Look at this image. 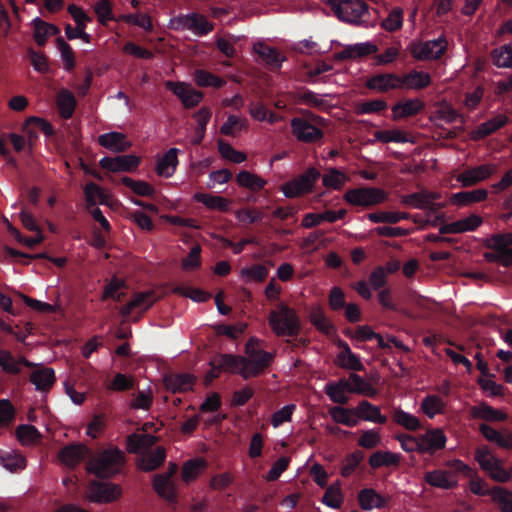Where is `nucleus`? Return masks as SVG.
Here are the masks:
<instances>
[{"mask_svg":"<svg viewBox=\"0 0 512 512\" xmlns=\"http://www.w3.org/2000/svg\"><path fill=\"white\" fill-rule=\"evenodd\" d=\"M127 469V455L117 445L108 444L96 449L91 448L90 457L86 462V472L97 480L125 477Z\"/></svg>","mask_w":512,"mask_h":512,"instance_id":"nucleus-1","label":"nucleus"},{"mask_svg":"<svg viewBox=\"0 0 512 512\" xmlns=\"http://www.w3.org/2000/svg\"><path fill=\"white\" fill-rule=\"evenodd\" d=\"M257 341L251 338L245 347L248 358L233 354H222L218 360L220 369L239 373L243 379L257 377L268 368L274 360V354L261 349H255Z\"/></svg>","mask_w":512,"mask_h":512,"instance_id":"nucleus-2","label":"nucleus"},{"mask_svg":"<svg viewBox=\"0 0 512 512\" xmlns=\"http://www.w3.org/2000/svg\"><path fill=\"white\" fill-rule=\"evenodd\" d=\"M268 321L272 331L279 337H296L301 331V322L296 311L283 303L276 310L270 311Z\"/></svg>","mask_w":512,"mask_h":512,"instance_id":"nucleus-3","label":"nucleus"},{"mask_svg":"<svg viewBox=\"0 0 512 512\" xmlns=\"http://www.w3.org/2000/svg\"><path fill=\"white\" fill-rule=\"evenodd\" d=\"M333 11L339 20L360 25L369 14V6L362 0H331Z\"/></svg>","mask_w":512,"mask_h":512,"instance_id":"nucleus-4","label":"nucleus"},{"mask_svg":"<svg viewBox=\"0 0 512 512\" xmlns=\"http://www.w3.org/2000/svg\"><path fill=\"white\" fill-rule=\"evenodd\" d=\"M320 177L321 173L318 169L309 167L294 179L284 183L281 186V191L285 197L290 199L312 193L315 183Z\"/></svg>","mask_w":512,"mask_h":512,"instance_id":"nucleus-5","label":"nucleus"},{"mask_svg":"<svg viewBox=\"0 0 512 512\" xmlns=\"http://www.w3.org/2000/svg\"><path fill=\"white\" fill-rule=\"evenodd\" d=\"M170 27L176 31L189 30L197 36H205L213 31L214 24L203 14L192 12L173 17L170 20Z\"/></svg>","mask_w":512,"mask_h":512,"instance_id":"nucleus-6","label":"nucleus"},{"mask_svg":"<svg viewBox=\"0 0 512 512\" xmlns=\"http://www.w3.org/2000/svg\"><path fill=\"white\" fill-rule=\"evenodd\" d=\"M343 199L350 205L369 208L385 202L387 193L377 187H360L347 190Z\"/></svg>","mask_w":512,"mask_h":512,"instance_id":"nucleus-7","label":"nucleus"},{"mask_svg":"<svg viewBox=\"0 0 512 512\" xmlns=\"http://www.w3.org/2000/svg\"><path fill=\"white\" fill-rule=\"evenodd\" d=\"M91 448L84 443L72 442L62 447L58 452L59 462L71 469L76 468L80 463L86 467L87 459L90 457Z\"/></svg>","mask_w":512,"mask_h":512,"instance_id":"nucleus-8","label":"nucleus"},{"mask_svg":"<svg viewBox=\"0 0 512 512\" xmlns=\"http://www.w3.org/2000/svg\"><path fill=\"white\" fill-rule=\"evenodd\" d=\"M446 39H438L426 42H413L410 45V53L417 60L439 59L446 52Z\"/></svg>","mask_w":512,"mask_h":512,"instance_id":"nucleus-9","label":"nucleus"},{"mask_svg":"<svg viewBox=\"0 0 512 512\" xmlns=\"http://www.w3.org/2000/svg\"><path fill=\"white\" fill-rule=\"evenodd\" d=\"M165 87L175 94L187 109L196 107L204 97L201 91L194 89L185 82L167 81Z\"/></svg>","mask_w":512,"mask_h":512,"instance_id":"nucleus-10","label":"nucleus"},{"mask_svg":"<svg viewBox=\"0 0 512 512\" xmlns=\"http://www.w3.org/2000/svg\"><path fill=\"white\" fill-rule=\"evenodd\" d=\"M475 460L486 471L491 480H510L506 476L502 463L488 449L478 448L475 452Z\"/></svg>","mask_w":512,"mask_h":512,"instance_id":"nucleus-11","label":"nucleus"},{"mask_svg":"<svg viewBox=\"0 0 512 512\" xmlns=\"http://www.w3.org/2000/svg\"><path fill=\"white\" fill-rule=\"evenodd\" d=\"M87 498L92 502H112L120 495V488L114 482H89Z\"/></svg>","mask_w":512,"mask_h":512,"instance_id":"nucleus-12","label":"nucleus"},{"mask_svg":"<svg viewBox=\"0 0 512 512\" xmlns=\"http://www.w3.org/2000/svg\"><path fill=\"white\" fill-rule=\"evenodd\" d=\"M290 126L293 135L300 142L315 143L324 137V133L320 128L300 117L292 118Z\"/></svg>","mask_w":512,"mask_h":512,"instance_id":"nucleus-13","label":"nucleus"},{"mask_svg":"<svg viewBox=\"0 0 512 512\" xmlns=\"http://www.w3.org/2000/svg\"><path fill=\"white\" fill-rule=\"evenodd\" d=\"M497 171L495 164H482L476 167L468 168L458 174L456 180L463 187H471L490 178Z\"/></svg>","mask_w":512,"mask_h":512,"instance_id":"nucleus-14","label":"nucleus"},{"mask_svg":"<svg viewBox=\"0 0 512 512\" xmlns=\"http://www.w3.org/2000/svg\"><path fill=\"white\" fill-rule=\"evenodd\" d=\"M366 88L377 93H387L400 89V75L393 72L377 73L365 82Z\"/></svg>","mask_w":512,"mask_h":512,"instance_id":"nucleus-15","label":"nucleus"},{"mask_svg":"<svg viewBox=\"0 0 512 512\" xmlns=\"http://www.w3.org/2000/svg\"><path fill=\"white\" fill-rule=\"evenodd\" d=\"M141 159L135 155H121L116 157H103L99 161L101 168L110 172H133L140 165Z\"/></svg>","mask_w":512,"mask_h":512,"instance_id":"nucleus-16","label":"nucleus"},{"mask_svg":"<svg viewBox=\"0 0 512 512\" xmlns=\"http://www.w3.org/2000/svg\"><path fill=\"white\" fill-rule=\"evenodd\" d=\"M22 366L32 368L35 364L24 356L16 358L10 350L0 349V367L4 373L18 375L21 373Z\"/></svg>","mask_w":512,"mask_h":512,"instance_id":"nucleus-17","label":"nucleus"},{"mask_svg":"<svg viewBox=\"0 0 512 512\" xmlns=\"http://www.w3.org/2000/svg\"><path fill=\"white\" fill-rule=\"evenodd\" d=\"M420 452L433 454L445 447L447 438L441 429H430L419 436Z\"/></svg>","mask_w":512,"mask_h":512,"instance_id":"nucleus-18","label":"nucleus"},{"mask_svg":"<svg viewBox=\"0 0 512 512\" xmlns=\"http://www.w3.org/2000/svg\"><path fill=\"white\" fill-rule=\"evenodd\" d=\"M378 51V46L372 42L356 43L347 45L342 51L335 54V59L344 61L348 59L362 58Z\"/></svg>","mask_w":512,"mask_h":512,"instance_id":"nucleus-19","label":"nucleus"},{"mask_svg":"<svg viewBox=\"0 0 512 512\" xmlns=\"http://www.w3.org/2000/svg\"><path fill=\"white\" fill-rule=\"evenodd\" d=\"M253 50L273 71L279 70L286 60V57L281 55L276 48L262 42L254 44Z\"/></svg>","mask_w":512,"mask_h":512,"instance_id":"nucleus-20","label":"nucleus"},{"mask_svg":"<svg viewBox=\"0 0 512 512\" xmlns=\"http://www.w3.org/2000/svg\"><path fill=\"white\" fill-rule=\"evenodd\" d=\"M98 143L114 153L125 152L132 146L123 133L115 131L101 134L98 137Z\"/></svg>","mask_w":512,"mask_h":512,"instance_id":"nucleus-21","label":"nucleus"},{"mask_svg":"<svg viewBox=\"0 0 512 512\" xmlns=\"http://www.w3.org/2000/svg\"><path fill=\"white\" fill-rule=\"evenodd\" d=\"M508 122L509 118L506 115L498 114L486 122L479 124L476 129L472 131V139L475 141L482 140L504 127Z\"/></svg>","mask_w":512,"mask_h":512,"instance_id":"nucleus-22","label":"nucleus"},{"mask_svg":"<svg viewBox=\"0 0 512 512\" xmlns=\"http://www.w3.org/2000/svg\"><path fill=\"white\" fill-rule=\"evenodd\" d=\"M166 459V450L158 446L155 449L148 450L138 460V468L142 471L150 472L158 469Z\"/></svg>","mask_w":512,"mask_h":512,"instance_id":"nucleus-23","label":"nucleus"},{"mask_svg":"<svg viewBox=\"0 0 512 512\" xmlns=\"http://www.w3.org/2000/svg\"><path fill=\"white\" fill-rule=\"evenodd\" d=\"M354 411L358 419L377 424H386L387 422V417L381 414L380 408L367 400L360 401Z\"/></svg>","mask_w":512,"mask_h":512,"instance_id":"nucleus-24","label":"nucleus"},{"mask_svg":"<svg viewBox=\"0 0 512 512\" xmlns=\"http://www.w3.org/2000/svg\"><path fill=\"white\" fill-rule=\"evenodd\" d=\"M431 84V76L424 71L412 70L400 75V89L421 90Z\"/></svg>","mask_w":512,"mask_h":512,"instance_id":"nucleus-25","label":"nucleus"},{"mask_svg":"<svg viewBox=\"0 0 512 512\" xmlns=\"http://www.w3.org/2000/svg\"><path fill=\"white\" fill-rule=\"evenodd\" d=\"M195 378L187 373L172 374L164 377V385L172 393H181L192 390Z\"/></svg>","mask_w":512,"mask_h":512,"instance_id":"nucleus-26","label":"nucleus"},{"mask_svg":"<svg viewBox=\"0 0 512 512\" xmlns=\"http://www.w3.org/2000/svg\"><path fill=\"white\" fill-rule=\"evenodd\" d=\"M339 346L342 348L337 356V365L339 367L353 371L365 370V367L360 361V358L351 351L349 345L346 342L340 341Z\"/></svg>","mask_w":512,"mask_h":512,"instance_id":"nucleus-27","label":"nucleus"},{"mask_svg":"<svg viewBox=\"0 0 512 512\" xmlns=\"http://www.w3.org/2000/svg\"><path fill=\"white\" fill-rule=\"evenodd\" d=\"M178 152L177 148H170L161 158L158 159L156 165L157 175L165 178L171 177L178 165Z\"/></svg>","mask_w":512,"mask_h":512,"instance_id":"nucleus-28","label":"nucleus"},{"mask_svg":"<svg viewBox=\"0 0 512 512\" xmlns=\"http://www.w3.org/2000/svg\"><path fill=\"white\" fill-rule=\"evenodd\" d=\"M471 415L473 418L482 419L490 422H502L507 419V414L504 412L493 408L485 402L480 403L479 405L471 407Z\"/></svg>","mask_w":512,"mask_h":512,"instance_id":"nucleus-29","label":"nucleus"},{"mask_svg":"<svg viewBox=\"0 0 512 512\" xmlns=\"http://www.w3.org/2000/svg\"><path fill=\"white\" fill-rule=\"evenodd\" d=\"M56 381L55 372L52 368H42L30 375V382L35 385L36 390L48 392Z\"/></svg>","mask_w":512,"mask_h":512,"instance_id":"nucleus-30","label":"nucleus"},{"mask_svg":"<svg viewBox=\"0 0 512 512\" xmlns=\"http://www.w3.org/2000/svg\"><path fill=\"white\" fill-rule=\"evenodd\" d=\"M488 198V191L483 188L461 191L451 196V203L457 206H467L473 203L485 201Z\"/></svg>","mask_w":512,"mask_h":512,"instance_id":"nucleus-31","label":"nucleus"},{"mask_svg":"<svg viewBox=\"0 0 512 512\" xmlns=\"http://www.w3.org/2000/svg\"><path fill=\"white\" fill-rule=\"evenodd\" d=\"M424 108L419 99H408L404 102H398L392 107L393 119L398 120L417 115Z\"/></svg>","mask_w":512,"mask_h":512,"instance_id":"nucleus-32","label":"nucleus"},{"mask_svg":"<svg viewBox=\"0 0 512 512\" xmlns=\"http://www.w3.org/2000/svg\"><path fill=\"white\" fill-rule=\"evenodd\" d=\"M358 501L361 509L370 511L374 508H384L387 504L386 498L378 494L373 489H363L358 495Z\"/></svg>","mask_w":512,"mask_h":512,"instance_id":"nucleus-33","label":"nucleus"},{"mask_svg":"<svg viewBox=\"0 0 512 512\" xmlns=\"http://www.w3.org/2000/svg\"><path fill=\"white\" fill-rule=\"evenodd\" d=\"M153 296V292L135 293L132 299L121 308V314L127 317L135 308L149 309L154 303Z\"/></svg>","mask_w":512,"mask_h":512,"instance_id":"nucleus-34","label":"nucleus"},{"mask_svg":"<svg viewBox=\"0 0 512 512\" xmlns=\"http://www.w3.org/2000/svg\"><path fill=\"white\" fill-rule=\"evenodd\" d=\"M490 60L497 68H512V45L504 44L489 53Z\"/></svg>","mask_w":512,"mask_h":512,"instance_id":"nucleus-35","label":"nucleus"},{"mask_svg":"<svg viewBox=\"0 0 512 512\" xmlns=\"http://www.w3.org/2000/svg\"><path fill=\"white\" fill-rule=\"evenodd\" d=\"M194 200L202 203L209 209L218 210L221 212L229 211L230 200L213 194L208 193H195Z\"/></svg>","mask_w":512,"mask_h":512,"instance_id":"nucleus-36","label":"nucleus"},{"mask_svg":"<svg viewBox=\"0 0 512 512\" xmlns=\"http://www.w3.org/2000/svg\"><path fill=\"white\" fill-rule=\"evenodd\" d=\"M57 106L60 116L68 120L73 116L76 107V99L74 95L67 89H63L57 96Z\"/></svg>","mask_w":512,"mask_h":512,"instance_id":"nucleus-37","label":"nucleus"},{"mask_svg":"<svg viewBox=\"0 0 512 512\" xmlns=\"http://www.w3.org/2000/svg\"><path fill=\"white\" fill-rule=\"evenodd\" d=\"M236 182L239 186L251 191H260L267 184L265 179L247 170H242L237 174Z\"/></svg>","mask_w":512,"mask_h":512,"instance_id":"nucleus-38","label":"nucleus"},{"mask_svg":"<svg viewBox=\"0 0 512 512\" xmlns=\"http://www.w3.org/2000/svg\"><path fill=\"white\" fill-rule=\"evenodd\" d=\"M84 194L88 209L95 207L97 200L102 205H106L108 203V195L99 185L94 182H89L86 184L84 187Z\"/></svg>","mask_w":512,"mask_h":512,"instance_id":"nucleus-39","label":"nucleus"},{"mask_svg":"<svg viewBox=\"0 0 512 512\" xmlns=\"http://www.w3.org/2000/svg\"><path fill=\"white\" fill-rule=\"evenodd\" d=\"M0 464L7 470L16 472L26 467V459L14 451H0Z\"/></svg>","mask_w":512,"mask_h":512,"instance_id":"nucleus-40","label":"nucleus"},{"mask_svg":"<svg viewBox=\"0 0 512 512\" xmlns=\"http://www.w3.org/2000/svg\"><path fill=\"white\" fill-rule=\"evenodd\" d=\"M332 419L339 424L347 427H355L358 424V418L353 417L355 415L354 408H344L342 406H334L329 411Z\"/></svg>","mask_w":512,"mask_h":512,"instance_id":"nucleus-41","label":"nucleus"},{"mask_svg":"<svg viewBox=\"0 0 512 512\" xmlns=\"http://www.w3.org/2000/svg\"><path fill=\"white\" fill-rule=\"evenodd\" d=\"M367 218L373 223L396 224L401 220L409 219L410 214L407 212L379 211L367 214Z\"/></svg>","mask_w":512,"mask_h":512,"instance_id":"nucleus-42","label":"nucleus"},{"mask_svg":"<svg viewBox=\"0 0 512 512\" xmlns=\"http://www.w3.org/2000/svg\"><path fill=\"white\" fill-rule=\"evenodd\" d=\"M212 116V111L208 107H202L198 112L194 114V118L197 121V127H196V134L197 136L192 140L193 145H199L201 144L205 132H206V126L208 122L210 121Z\"/></svg>","mask_w":512,"mask_h":512,"instance_id":"nucleus-43","label":"nucleus"},{"mask_svg":"<svg viewBox=\"0 0 512 512\" xmlns=\"http://www.w3.org/2000/svg\"><path fill=\"white\" fill-rule=\"evenodd\" d=\"M399 455L389 451H376L369 458V464L373 468L396 466L399 463Z\"/></svg>","mask_w":512,"mask_h":512,"instance_id":"nucleus-44","label":"nucleus"},{"mask_svg":"<svg viewBox=\"0 0 512 512\" xmlns=\"http://www.w3.org/2000/svg\"><path fill=\"white\" fill-rule=\"evenodd\" d=\"M194 81L199 87H214L221 88L226 84V81L206 70H196Z\"/></svg>","mask_w":512,"mask_h":512,"instance_id":"nucleus-45","label":"nucleus"},{"mask_svg":"<svg viewBox=\"0 0 512 512\" xmlns=\"http://www.w3.org/2000/svg\"><path fill=\"white\" fill-rule=\"evenodd\" d=\"M207 467L203 458H193L186 461L182 467V480H193L198 477Z\"/></svg>","mask_w":512,"mask_h":512,"instance_id":"nucleus-46","label":"nucleus"},{"mask_svg":"<svg viewBox=\"0 0 512 512\" xmlns=\"http://www.w3.org/2000/svg\"><path fill=\"white\" fill-rule=\"evenodd\" d=\"M155 492L169 505L177 504V489L175 482H152Z\"/></svg>","mask_w":512,"mask_h":512,"instance_id":"nucleus-47","label":"nucleus"},{"mask_svg":"<svg viewBox=\"0 0 512 512\" xmlns=\"http://www.w3.org/2000/svg\"><path fill=\"white\" fill-rule=\"evenodd\" d=\"M121 182L139 196L151 197L155 194L154 187L145 181L134 180L131 177L124 176L121 178Z\"/></svg>","mask_w":512,"mask_h":512,"instance_id":"nucleus-48","label":"nucleus"},{"mask_svg":"<svg viewBox=\"0 0 512 512\" xmlns=\"http://www.w3.org/2000/svg\"><path fill=\"white\" fill-rule=\"evenodd\" d=\"M491 497L501 512H512V492L502 487H494Z\"/></svg>","mask_w":512,"mask_h":512,"instance_id":"nucleus-49","label":"nucleus"},{"mask_svg":"<svg viewBox=\"0 0 512 512\" xmlns=\"http://www.w3.org/2000/svg\"><path fill=\"white\" fill-rule=\"evenodd\" d=\"M393 421L410 431H416L421 427L420 420L416 416L402 409H396L394 411Z\"/></svg>","mask_w":512,"mask_h":512,"instance_id":"nucleus-50","label":"nucleus"},{"mask_svg":"<svg viewBox=\"0 0 512 512\" xmlns=\"http://www.w3.org/2000/svg\"><path fill=\"white\" fill-rule=\"evenodd\" d=\"M268 276V269L262 264H253L241 270V277L245 282H263Z\"/></svg>","mask_w":512,"mask_h":512,"instance_id":"nucleus-51","label":"nucleus"},{"mask_svg":"<svg viewBox=\"0 0 512 512\" xmlns=\"http://www.w3.org/2000/svg\"><path fill=\"white\" fill-rule=\"evenodd\" d=\"M135 380L133 376L123 373H116L111 382L107 384V389L115 392L128 391L134 388Z\"/></svg>","mask_w":512,"mask_h":512,"instance_id":"nucleus-52","label":"nucleus"},{"mask_svg":"<svg viewBox=\"0 0 512 512\" xmlns=\"http://www.w3.org/2000/svg\"><path fill=\"white\" fill-rule=\"evenodd\" d=\"M347 180V176L337 168H330L328 173L322 177L323 186L335 190H339Z\"/></svg>","mask_w":512,"mask_h":512,"instance_id":"nucleus-53","label":"nucleus"},{"mask_svg":"<svg viewBox=\"0 0 512 512\" xmlns=\"http://www.w3.org/2000/svg\"><path fill=\"white\" fill-rule=\"evenodd\" d=\"M158 441V438L151 434H131L128 436V443L133 446V451L138 449L151 450Z\"/></svg>","mask_w":512,"mask_h":512,"instance_id":"nucleus-54","label":"nucleus"},{"mask_svg":"<svg viewBox=\"0 0 512 512\" xmlns=\"http://www.w3.org/2000/svg\"><path fill=\"white\" fill-rule=\"evenodd\" d=\"M443 408L444 403L437 395H428L421 403L422 411L431 419L434 418L436 414L442 413Z\"/></svg>","mask_w":512,"mask_h":512,"instance_id":"nucleus-55","label":"nucleus"},{"mask_svg":"<svg viewBox=\"0 0 512 512\" xmlns=\"http://www.w3.org/2000/svg\"><path fill=\"white\" fill-rule=\"evenodd\" d=\"M322 502L331 508H340L343 502L340 482H335L326 489Z\"/></svg>","mask_w":512,"mask_h":512,"instance_id":"nucleus-56","label":"nucleus"},{"mask_svg":"<svg viewBox=\"0 0 512 512\" xmlns=\"http://www.w3.org/2000/svg\"><path fill=\"white\" fill-rule=\"evenodd\" d=\"M349 380L352 384L353 393L362 394L368 397H374L377 393L376 389L360 375L351 373Z\"/></svg>","mask_w":512,"mask_h":512,"instance_id":"nucleus-57","label":"nucleus"},{"mask_svg":"<svg viewBox=\"0 0 512 512\" xmlns=\"http://www.w3.org/2000/svg\"><path fill=\"white\" fill-rule=\"evenodd\" d=\"M479 431L487 441L496 443L501 448L507 446L508 433L503 435L498 430L485 423L479 425Z\"/></svg>","mask_w":512,"mask_h":512,"instance_id":"nucleus-58","label":"nucleus"},{"mask_svg":"<svg viewBox=\"0 0 512 512\" xmlns=\"http://www.w3.org/2000/svg\"><path fill=\"white\" fill-rule=\"evenodd\" d=\"M403 24V10L399 7L393 8L388 16L382 21L381 26L389 32L399 30Z\"/></svg>","mask_w":512,"mask_h":512,"instance_id":"nucleus-59","label":"nucleus"},{"mask_svg":"<svg viewBox=\"0 0 512 512\" xmlns=\"http://www.w3.org/2000/svg\"><path fill=\"white\" fill-rule=\"evenodd\" d=\"M218 150L223 158L233 163H242L247 159L243 152L235 150L229 143L223 140L218 141Z\"/></svg>","mask_w":512,"mask_h":512,"instance_id":"nucleus-60","label":"nucleus"},{"mask_svg":"<svg viewBox=\"0 0 512 512\" xmlns=\"http://www.w3.org/2000/svg\"><path fill=\"white\" fill-rule=\"evenodd\" d=\"M16 417V409L9 399H0V429L9 426Z\"/></svg>","mask_w":512,"mask_h":512,"instance_id":"nucleus-61","label":"nucleus"},{"mask_svg":"<svg viewBox=\"0 0 512 512\" xmlns=\"http://www.w3.org/2000/svg\"><path fill=\"white\" fill-rule=\"evenodd\" d=\"M175 293L190 298L196 302H206L211 298V294L199 289L189 286H178L175 288Z\"/></svg>","mask_w":512,"mask_h":512,"instance_id":"nucleus-62","label":"nucleus"},{"mask_svg":"<svg viewBox=\"0 0 512 512\" xmlns=\"http://www.w3.org/2000/svg\"><path fill=\"white\" fill-rule=\"evenodd\" d=\"M310 321L317 330L324 334H329L333 329V325L327 319L321 308H317L310 314Z\"/></svg>","mask_w":512,"mask_h":512,"instance_id":"nucleus-63","label":"nucleus"},{"mask_svg":"<svg viewBox=\"0 0 512 512\" xmlns=\"http://www.w3.org/2000/svg\"><path fill=\"white\" fill-rule=\"evenodd\" d=\"M510 245H512V232L493 234L486 243L489 249L510 248Z\"/></svg>","mask_w":512,"mask_h":512,"instance_id":"nucleus-64","label":"nucleus"}]
</instances>
